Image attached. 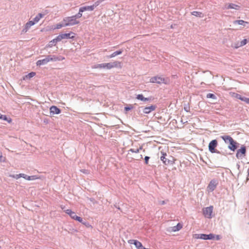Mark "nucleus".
I'll list each match as a JSON object with an SVG mask.
<instances>
[{
	"instance_id": "nucleus-1",
	"label": "nucleus",
	"mask_w": 249,
	"mask_h": 249,
	"mask_svg": "<svg viewBox=\"0 0 249 249\" xmlns=\"http://www.w3.org/2000/svg\"><path fill=\"white\" fill-rule=\"evenodd\" d=\"M222 139L226 143H229L228 148L231 151H234L237 148V142L231 137L229 135L221 136Z\"/></svg>"
},
{
	"instance_id": "nucleus-2",
	"label": "nucleus",
	"mask_w": 249,
	"mask_h": 249,
	"mask_svg": "<svg viewBox=\"0 0 249 249\" xmlns=\"http://www.w3.org/2000/svg\"><path fill=\"white\" fill-rule=\"evenodd\" d=\"M64 26H73L79 24V21L76 19V16L65 17L63 19Z\"/></svg>"
},
{
	"instance_id": "nucleus-3",
	"label": "nucleus",
	"mask_w": 249,
	"mask_h": 249,
	"mask_svg": "<svg viewBox=\"0 0 249 249\" xmlns=\"http://www.w3.org/2000/svg\"><path fill=\"white\" fill-rule=\"evenodd\" d=\"M150 82L159 84H164L165 85H168L170 83V79L168 77H162L161 76H153L150 79Z\"/></svg>"
},
{
	"instance_id": "nucleus-4",
	"label": "nucleus",
	"mask_w": 249,
	"mask_h": 249,
	"mask_svg": "<svg viewBox=\"0 0 249 249\" xmlns=\"http://www.w3.org/2000/svg\"><path fill=\"white\" fill-rule=\"evenodd\" d=\"M63 59H64V57H62L60 58L55 56H53V57H52L51 56H48L45 59L38 60L36 62V65L37 66H40L42 65H45L50 61H60L61 60Z\"/></svg>"
},
{
	"instance_id": "nucleus-5",
	"label": "nucleus",
	"mask_w": 249,
	"mask_h": 249,
	"mask_svg": "<svg viewBox=\"0 0 249 249\" xmlns=\"http://www.w3.org/2000/svg\"><path fill=\"white\" fill-rule=\"evenodd\" d=\"M103 0H98L95 2L92 5L82 7L80 8V11H93L94 8L98 6Z\"/></svg>"
},
{
	"instance_id": "nucleus-6",
	"label": "nucleus",
	"mask_w": 249,
	"mask_h": 249,
	"mask_svg": "<svg viewBox=\"0 0 249 249\" xmlns=\"http://www.w3.org/2000/svg\"><path fill=\"white\" fill-rule=\"evenodd\" d=\"M65 212L67 214H69L72 219L78 221L79 222H82V218L76 215L75 212L72 211L71 210L67 209L65 210Z\"/></svg>"
},
{
	"instance_id": "nucleus-7",
	"label": "nucleus",
	"mask_w": 249,
	"mask_h": 249,
	"mask_svg": "<svg viewBox=\"0 0 249 249\" xmlns=\"http://www.w3.org/2000/svg\"><path fill=\"white\" fill-rule=\"evenodd\" d=\"M196 238H199L203 240H208V239H214L215 238V235L212 233H210L209 234H199L196 235Z\"/></svg>"
},
{
	"instance_id": "nucleus-8",
	"label": "nucleus",
	"mask_w": 249,
	"mask_h": 249,
	"mask_svg": "<svg viewBox=\"0 0 249 249\" xmlns=\"http://www.w3.org/2000/svg\"><path fill=\"white\" fill-rule=\"evenodd\" d=\"M246 148L245 146H242L240 149L237 151L236 157L238 159H241L245 156Z\"/></svg>"
},
{
	"instance_id": "nucleus-9",
	"label": "nucleus",
	"mask_w": 249,
	"mask_h": 249,
	"mask_svg": "<svg viewBox=\"0 0 249 249\" xmlns=\"http://www.w3.org/2000/svg\"><path fill=\"white\" fill-rule=\"evenodd\" d=\"M213 211V207L212 206L206 207L203 210V213L205 217L211 218Z\"/></svg>"
},
{
	"instance_id": "nucleus-10",
	"label": "nucleus",
	"mask_w": 249,
	"mask_h": 249,
	"mask_svg": "<svg viewBox=\"0 0 249 249\" xmlns=\"http://www.w3.org/2000/svg\"><path fill=\"white\" fill-rule=\"evenodd\" d=\"M218 144L217 141L216 140L212 141L209 144V150L211 153L215 152V147Z\"/></svg>"
},
{
	"instance_id": "nucleus-11",
	"label": "nucleus",
	"mask_w": 249,
	"mask_h": 249,
	"mask_svg": "<svg viewBox=\"0 0 249 249\" xmlns=\"http://www.w3.org/2000/svg\"><path fill=\"white\" fill-rule=\"evenodd\" d=\"M121 62L118 61H114L113 62L106 63L105 67L106 69L109 70L113 68H116L118 66H120Z\"/></svg>"
},
{
	"instance_id": "nucleus-12",
	"label": "nucleus",
	"mask_w": 249,
	"mask_h": 249,
	"mask_svg": "<svg viewBox=\"0 0 249 249\" xmlns=\"http://www.w3.org/2000/svg\"><path fill=\"white\" fill-rule=\"evenodd\" d=\"M216 185L217 183L215 180H211L207 187L208 190L210 192L213 191L216 188Z\"/></svg>"
},
{
	"instance_id": "nucleus-13",
	"label": "nucleus",
	"mask_w": 249,
	"mask_h": 249,
	"mask_svg": "<svg viewBox=\"0 0 249 249\" xmlns=\"http://www.w3.org/2000/svg\"><path fill=\"white\" fill-rule=\"evenodd\" d=\"M34 24V23L32 22V20L29 21L27 22L24 25V28H23L22 30V33H26L29 29L31 28V26H33Z\"/></svg>"
},
{
	"instance_id": "nucleus-14",
	"label": "nucleus",
	"mask_w": 249,
	"mask_h": 249,
	"mask_svg": "<svg viewBox=\"0 0 249 249\" xmlns=\"http://www.w3.org/2000/svg\"><path fill=\"white\" fill-rule=\"evenodd\" d=\"M156 108L155 105H151L149 107H145L143 108V112L145 114H149L152 111L155 110Z\"/></svg>"
},
{
	"instance_id": "nucleus-15",
	"label": "nucleus",
	"mask_w": 249,
	"mask_h": 249,
	"mask_svg": "<svg viewBox=\"0 0 249 249\" xmlns=\"http://www.w3.org/2000/svg\"><path fill=\"white\" fill-rule=\"evenodd\" d=\"M225 8L226 9H233L239 10L240 8V6L234 3H227L225 5Z\"/></svg>"
},
{
	"instance_id": "nucleus-16",
	"label": "nucleus",
	"mask_w": 249,
	"mask_h": 249,
	"mask_svg": "<svg viewBox=\"0 0 249 249\" xmlns=\"http://www.w3.org/2000/svg\"><path fill=\"white\" fill-rule=\"evenodd\" d=\"M50 113H52L53 114H58L61 112L60 109L57 107L54 106H52L50 108Z\"/></svg>"
},
{
	"instance_id": "nucleus-17",
	"label": "nucleus",
	"mask_w": 249,
	"mask_h": 249,
	"mask_svg": "<svg viewBox=\"0 0 249 249\" xmlns=\"http://www.w3.org/2000/svg\"><path fill=\"white\" fill-rule=\"evenodd\" d=\"M71 35H74V33L72 32H70L69 33L60 34L62 39H68V38H73L74 37V36L73 35L71 36Z\"/></svg>"
},
{
	"instance_id": "nucleus-18",
	"label": "nucleus",
	"mask_w": 249,
	"mask_h": 249,
	"mask_svg": "<svg viewBox=\"0 0 249 249\" xmlns=\"http://www.w3.org/2000/svg\"><path fill=\"white\" fill-rule=\"evenodd\" d=\"M162 156L160 157V160L162 161L163 163L165 165H168L170 163V160H167L165 157L166 156V154L164 152H162Z\"/></svg>"
},
{
	"instance_id": "nucleus-19",
	"label": "nucleus",
	"mask_w": 249,
	"mask_h": 249,
	"mask_svg": "<svg viewBox=\"0 0 249 249\" xmlns=\"http://www.w3.org/2000/svg\"><path fill=\"white\" fill-rule=\"evenodd\" d=\"M182 228V225L180 223H178L176 226L171 228V231L176 232L179 231Z\"/></svg>"
},
{
	"instance_id": "nucleus-20",
	"label": "nucleus",
	"mask_w": 249,
	"mask_h": 249,
	"mask_svg": "<svg viewBox=\"0 0 249 249\" xmlns=\"http://www.w3.org/2000/svg\"><path fill=\"white\" fill-rule=\"evenodd\" d=\"M234 23H238L239 25H242L244 26H249V22L247 21H245L243 20H236L234 22Z\"/></svg>"
},
{
	"instance_id": "nucleus-21",
	"label": "nucleus",
	"mask_w": 249,
	"mask_h": 249,
	"mask_svg": "<svg viewBox=\"0 0 249 249\" xmlns=\"http://www.w3.org/2000/svg\"><path fill=\"white\" fill-rule=\"evenodd\" d=\"M43 15H42V14H38L34 18V20H32V22L33 23H34V24L37 23L39 21V20L43 18Z\"/></svg>"
},
{
	"instance_id": "nucleus-22",
	"label": "nucleus",
	"mask_w": 249,
	"mask_h": 249,
	"mask_svg": "<svg viewBox=\"0 0 249 249\" xmlns=\"http://www.w3.org/2000/svg\"><path fill=\"white\" fill-rule=\"evenodd\" d=\"M122 53H123V50H120L116 51V52L113 53L110 55L108 56V57L110 58L114 57L115 56H117L118 55L121 54Z\"/></svg>"
},
{
	"instance_id": "nucleus-23",
	"label": "nucleus",
	"mask_w": 249,
	"mask_h": 249,
	"mask_svg": "<svg viewBox=\"0 0 249 249\" xmlns=\"http://www.w3.org/2000/svg\"><path fill=\"white\" fill-rule=\"evenodd\" d=\"M92 69H106L105 63L99 64L92 67Z\"/></svg>"
},
{
	"instance_id": "nucleus-24",
	"label": "nucleus",
	"mask_w": 249,
	"mask_h": 249,
	"mask_svg": "<svg viewBox=\"0 0 249 249\" xmlns=\"http://www.w3.org/2000/svg\"><path fill=\"white\" fill-rule=\"evenodd\" d=\"M35 75H36V72H31L29 73V74H28L27 75L24 76L23 79V80L30 79L31 78L33 77Z\"/></svg>"
},
{
	"instance_id": "nucleus-25",
	"label": "nucleus",
	"mask_w": 249,
	"mask_h": 249,
	"mask_svg": "<svg viewBox=\"0 0 249 249\" xmlns=\"http://www.w3.org/2000/svg\"><path fill=\"white\" fill-rule=\"evenodd\" d=\"M247 43V40L246 39H244L239 42V44L238 46H234V48L237 49L240 47H242L245 45Z\"/></svg>"
},
{
	"instance_id": "nucleus-26",
	"label": "nucleus",
	"mask_w": 249,
	"mask_h": 249,
	"mask_svg": "<svg viewBox=\"0 0 249 249\" xmlns=\"http://www.w3.org/2000/svg\"><path fill=\"white\" fill-rule=\"evenodd\" d=\"M39 178L36 176H28L26 175L25 179L28 180H36L38 179Z\"/></svg>"
},
{
	"instance_id": "nucleus-27",
	"label": "nucleus",
	"mask_w": 249,
	"mask_h": 249,
	"mask_svg": "<svg viewBox=\"0 0 249 249\" xmlns=\"http://www.w3.org/2000/svg\"><path fill=\"white\" fill-rule=\"evenodd\" d=\"M136 98L138 100H140L141 101H147L149 100V99L147 98H144L143 97V96L142 95V94H138L137 96V97Z\"/></svg>"
},
{
	"instance_id": "nucleus-28",
	"label": "nucleus",
	"mask_w": 249,
	"mask_h": 249,
	"mask_svg": "<svg viewBox=\"0 0 249 249\" xmlns=\"http://www.w3.org/2000/svg\"><path fill=\"white\" fill-rule=\"evenodd\" d=\"M62 40L60 35H58L56 38L53 39V42H54V44H56L58 42H59Z\"/></svg>"
},
{
	"instance_id": "nucleus-29",
	"label": "nucleus",
	"mask_w": 249,
	"mask_h": 249,
	"mask_svg": "<svg viewBox=\"0 0 249 249\" xmlns=\"http://www.w3.org/2000/svg\"><path fill=\"white\" fill-rule=\"evenodd\" d=\"M0 119L5 121H7L9 123H11L12 122L11 119H9L8 120L6 115H2L1 114H0Z\"/></svg>"
},
{
	"instance_id": "nucleus-30",
	"label": "nucleus",
	"mask_w": 249,
	"mask_h": 249,
	"mask_svg": "<svg viewBox=\"0 0 249 249\" xmlns=\"http://www.w3.org/2000/svg\"><path fill=\"white\" fill-rule=\"evenodd\" d=\"M192 14L196 17H202L203 14L202 13L198 11H194L192 13Z\"/></svg>"
},
{
	"instance_id": "nucleus-31",
	"label": "nucleus",
	"mask_w": 249,
	"mask_h": 249,
	"mask_svg": "<svg viewBox=\"0 0 249 249\" xmlns=\"http://www.w3.org/2000/svg\"><path fill=\"white\" fill-rule=\"evenodd\" d=\"M231 96L232 97H235V98H236L237 99H239V100H240L241 101H242V98H243V97H242V96L241 95L238 94L236 93H232L231 94Z\"/></svg>"
},
{
	"instance_id": "nucleus-32",
	"label": "nucleus",
	"mask_w": 249,
	"mask_h": 249,
	"mask_svg": "<svg viewBox=\"0 0 249 249\" xmlns=\"http://www.w3.org/2000/svg\"><path fill=\"white\" fill-rule=\"evenodd\" d=\"M142 147H140L139 148H137L136 149L132 148L129 150V151H131L132 153H139L140 151V150L142 149Z\"/></svg>"
},
{
	"instance_id": "nucleus-33",
	"label": "nucleus",
	"mask_w": 249,
	"mask_h": 249,
	"mask_svg": "<svg viewBox=\"0 0 249 249\" xmlns=\"http://www.w3.org/2000/svg\"><path fill=\"white\" fill-rule=\"evenodd\" d=\"M207 98H212V99H216V96L213 94L208 93L207 95Z\"/></svg>"
},
{
	"instance_id": "nucleus-34",
	"label": "nucleus",
	"mask_w": 249,
	"mask_h": 249,
	"mask_svg": "<svg viewBox=\"0 0 249 249\" xmlns=\"http://www.w3.org/2000/svg\"><path fill=\"white\" fill-rule=\"evenodd\" d=\"M84 11H80V8L79 9V12L76 15H74V16H76V19L77 18H81L82 16V12H83Z\"/></svg>"
},
{
	"instance_id": "nucleus-35",
	"label": "nucleus",
	"mask_w": 249,
	"mask_h": 249,
	"mask_svg": "<svg viewBox=\"0 0 249 249\" xmlns=\"http://www.w3.org/2000/svg\"><path fill=\"white\" fill-rule=\"evenodd\" d=\"M56 44H54V42H53V40H51V41H50V42L49 43L47 47H50V48H51L53 46H55Z\"/></svg>"
},
{
	"instance_id": "nucleus-36",
	"label": "nucleus",
	"mask_w": 249,
	"mask_h": 249,
	"mask_svg": "<svg viewBox=\"0 0 249 249\" xmlns=\"http://www.w3.org/2000/svg\"><path fill=\"white\" fill-rule=\"evenodd\" d=\"M242 101H244L247 104H249V98H246L245 97H243Z\"/></svg>"
},
{
	"instance_id": "nucleus-37",
	"label": "nucleus",
	"mask_w": 249,
	"mask_h": 249,
	"mask_svg": "<svg viewBox=\"0 0 249 249\" xmlns=\"http://www.w3.org/2000/svg\"><path fill=\"white\" fill-rule=\"evenodd\" d=\"M64 26V23H63V24H57L56 26V27H55V29H60L62 27Z\"/></svg>"
},
{
	"instance_id": "nucleus-38",
	"label": "nucleus",
	"mask_w": 249,
	"mask_h": 249,
	"mask_svg": "<svg viewBox=\"0 0 249 249\" xmlns=\"http://www.w3.org/2000/svg\"><path fill=\"white\" fill-rule=\"evenodd\" d=\"M10 176L11 177H12L13 178H16V179H18L19 178H20V175L19 174L16 175H10Z\"/></svg>"
},
{
	"instance_id": "nucleus-39",
	"label": "nucleus",
	"mask_w": 249,
	"mask_h": 249,
	"mask_svg": "<svg viewBox=\"0 0 249 249\" xmlns=\"http://www.w3.org/2000/svg\"><path fill=\"white\" fill-rule=\"evenodd\" d=\"M83 224L85 225L88 228H92V226L90 225L89 223L87 222H81Z\"/></svg>"
},
{
	"instance_id": "nucleus-40",
	"label": "nucleus",
	"mask_w": 249,
	"mask_h": 249,
	"mask_svg": "<svg viewBox=\"0 0 249 249\" xmlns=\"http://www.w3.org/2000/svg\"><path fill=\"white\" fill-rule=\"evenodd\" d=\"M221 238V236L219 235H215V238L214 239L216 240H219Z\"/></svg>"
},
{
	"instance_id": "nucleus-41",
	"label": "nucleus",
	"mask_w": 249,
	"mask_h": 249,
	"mask_svg": "<svg viewBox=\"0 0 249 249\" xmlns=\"http://www.w3.org/2000/svg\"><path fill=\"white\" fill-rule=\"evenodd\" d=\"M149 159V157L147 156H145L144 158L145 162L146 164H148V160Z\"/></svg>"
},
{
	"instance_id": "nucleus-42",
	"label": "nucleus",
	"mask_w": 249,
	"mask_h": 249,
	"mask_svg": "<svg viewBox=\"0 0 249 249\" xmlns=\"http://www.w3.org/2000/svg\"><path fill=\"white\" fill-rule=\"evenodd\" d=\"M19 175H20V178H25V176L26 175L24 174H19Z\"/></svg>"
},
{
	"instance_id": "nucleus-43",
	"label": "nucleus",
	"mask_w": 249,
	"mask_h": 249,
	"mask_svg": "<svg viewBox=\"0 0 249 249\" xmlns=\"http://www.w3.org/2000/svg\"><path fill=\"white\" fill-rule=\"evenodd\" d=\"M239 44V42L238 43H235L234 44V45L233 46V47L234 48V46H238Z\"/></svg>"
},
{
	"instance_id": "nucleus-44",
	"label": "nucleus",
	"mask_w": 249,
	"mask_h": 249,
	"mask_svg": "<svg viewBox=\"0 0 249 249\" xmlns=\"http://www.w3.org/2000/svg\"><path fill=\"white\" fill-rule=\"evenodd\" d=\"M2 156L1 155H0V161H2Z\"/></svg>"
},
{
	"instance_id": "nucleus-45",
	"label": "nucleus",
	"mask_w": 249,
	"mask_h": 249,
	"mask_svg": "<svg viewBox=\"0 0 249 249\" xmlns=\"http://www.w3.org/2000/svg\"><path fill=\"white\" fill-rule=\"evenodd\" d=\"M81 171L82 172L84 173H87V172H86V170H81Z\"/></svg>"
},
{
	"instance_id": "nucleus-46",
	"label": "nucleus",
	"mask_w": 249,
	"mask_h": 249,
	"mask_svg": "<svg viewBox=\"0 0 249 249\" xmlns=\"http://www.w3.org/2000/svg\"><path fill=\"white\" fill-rule=\"evenodd\" d=\"M129 109H130V108L129 107H125V110H126V111H127V110H128Z\"/></svg>"
},
{
	"instance_id": "nucleus-47",
	"label": "nucleus",
	"mask_w": 249,
	"mask_h": 249,
	"mask_svg": "<svg viewBox=\"0 0 249 249\" xmlns=\"http://www.w3.org/2000/svg\"><path fill=\"white\" fill-rule=\"evenodd\" d=\"M248 175L249 176V168L248 170Z\"/></svg>"
}]
</instances>
